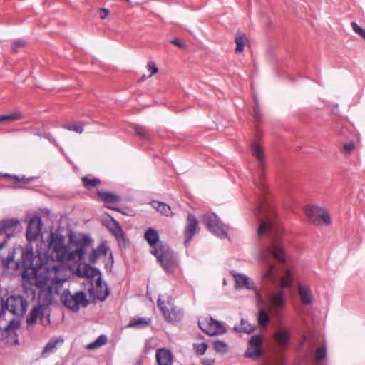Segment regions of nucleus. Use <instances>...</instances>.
Here are the masks:
<instances>
[{
  "instance_id": "a19ab883",
  "label": "nucleus",
  "mask_w": 365,
  "mask_h": 365,
  "mask_svg": "<svg viewBox=\"0 0 365 365\" xmlns=\"http://www.w3.org/2000/svg\"><path fill=\"white\" fill-rule=\"evenodd\" d=\"M214 349L217 352H226L227 346L222 341H215L213 344Z\"/></svg>"
},
{
  "instance_id": "58836bf2",
  "label": "nucleus",
  "mask_w": 365,
  "mask_h": 365,
  "mask_svg": "<svg viewBox=\"0 0 365 365\" xmlns=\"http://www.w3.org/2000/svg\"><path fill=\"white\" fill-rule=\"evenodd\" d=\"M147 68L150 71V74L148 76H145V75H143L141 77L142 81H144L146 78L151 77L153 75L157 73L158 71V68H157L155 63L153 61H150L148 63Z\"/></svg>"
},
{
  "instance_id": "72a5a7b5",
  "label": "nucleus",
  "mask_w": 365,
  "mask_h": 365,
  "mask_svg": "<svg viewBox=\"0 0 365 365\" xmlns=\"http://www.w3.org/2000/svg\"><path fill=\"white\" fill-rule=\"evenodd\" d=\"M82 182L86 188L90 189L97 186L100 183V180L98 178H91L86 176L82 178Z\"/></svg>"
},
{
  "instance_id": "c756f323",
  "label": "nucleus",
  "mask_w": 365,
  "mask_h": 365,
  "mask_svg": "<svg viewBox=\"0 0 365 365\" xmlns=\"http://www.w3.org/2000/svg\"><path fill=\"white\" fill-rule=\"evenodd\" d=\"M107 343V337L104 335L99 336L94 341L87 344L86 349L89 350L96 349Z\"/></svg>"
},
{
  "instance_id": "7ed1b4c3",
  "label": "nucleus",
  "mask_w": 365,
  "mask_h": 365,
  "mask_svg": "<svg viewBox=\"0 0 365 365\" xmlns=\"http://www.w3.org/2000/svg\"><path fill=\"white\" fill-rule=\"evenodd\" d=\"M145 239L152 247L151 252L167 272H171L174 267V260L170 250L161 244H158L159 236L158 232L149 228L145 233Z\"/></svg>"
},
{
  "instance_id": "aec40b11",
  "label": "nucleus",
  "mask_w": 365,
  "mask_h": 365,
  "mask_svg": "<svg viewBox=\"0 0 365 365\" xmlns=\"http://www.w3.org/2000/svg\"><path fill=\"white\" fill-rule=\"evenodd\" d=\"M63 342V339L61 338L51 339L45 346L42 356L43 357L48 356L50 354L55 352L58 347L61 346Z\"/></svg>"
},
{
  "instance_id": "c03bdc74",
  "label": "nucleus",
  "mask_w": 365,
  "mask_h": 365,
  "mask_svg": "<svg viewBox=\"0 0 365 365\" xmlns=\"http://www.w3.org/2000/svg\"><path fill=\"white\" fill-rule=\"evenodd\" d=\"M344 150L346 153H349L355 148V145L353 142H349L343 145Z\"/></svg>"
},
{
  "instance_id": "c9c22d12",
  "label": "nucleus",
  "mask_w": 365,
  "mask_h": 365,
  "mask_svg": "<svg viewBox=\"0 0 365 365\" xmlns=\"http://www.w3.org/2000/svg\"><path fill=\"white\" fill-rule=\"evenodd\" d=\"M245 36L244 34H238L235 38L237 45L236 51L242 52L244 49Z\"/></svg>"
},
{
  "instance_id": "6e6d98bb",
  "label": "nucleus",
  "mask_w": 365,
  "mask_h": 365,
  "mask_svg": "<svg viewBox=\"0 0 365 365\" xmlns=\"http://www.w3.org/2000/svg\"><path fill=\"white\" fill-rule=\"evenodd\" d=\"M125 1H128V2H129V1H130V0H125Z\"/></svg>"
},
{
  "instance_id": "c85d7f7f",
  "label": "nucleus",
  "mask_w": 365,
  "mask_h": 365,
  "mask_svg": "<svg viewBox=\"0 0 365 365\" xmlns=\"http://www.w3.org/2000/svg\"><path fill=\"white\" fill-rule=\"evenodd\" d=\"M150 323V319L148 318H138L130 320L128 327L135 328H143L148 326Z\"/></svg>"
},
{
  "instance_id": "b1692460",
  "label": "nucleus",
  "mask_w": 365,
  "mask_h": 365,
  "mask_svg": "<svg viewBox=\"0 0 365 365\" xmlns=\"http://www.w3.org/2000/svg\"><path fill=\"white\" fill-rule=\"evenodd\" d=\"M252 152L253 156L257 160L260 164H263L264 162V148L262 145L257 143L254 142L252 146Z\"/></svg>"
},
{
  "instance_id": "a878e982",
  "label": "nucleus",
  "mask_w": 365,
  "mask_h": 365,
  "mask_svg": "<svg viewBox=\"0 0 365 365\" xmlns=\"http://www.w3.org/2000/svg\"><path fill=\"white\" fill-rule=\"evenodd\" d=\"M151 205L158 212L165 216H171L173 215L170 207L164 202L153 201Z\"/></svg>"
},
{
  "instance_id": "f257e3e1",
  "label": "nucleus",
  "mask_w": 365,
  "mask_h": 365,
  "mask_svg": "<svg viewBox=\"0 0 365 365\" xmlns=\"http://www.w3.org/2000/svg\"><path fill=\"white\" fill-rule=\"evenodd\" d=\"M69 239L71 246L75 248L73 251L62 235L51 233L47 253L38 254L40 257H45L46 261L38 267L26 268L22 273L24 280L40 289L39 299L43 304H50L59 294L71 274V268L67 262H80L91 242L90 237L83 235H71Z\"/></svg>"
},
{
  "instance_id": "412c9836",
  "label": "nucleus",
  "mask_w": 365,
  "mask_h": 365,
  "mask_svg": "<svg viewBox=\"0 0 365 365\" xmlns=\"http://www.w3.org/2000/svg\"><path fill=\"white\" fill-rule=\"evenodd\" d=\"M299 294L304 304H310L313 302V296L309 287L305 285L299 286Z\"/></svg>"
},
{
  "instance_id": "a211bd4d",
  "label": "nucleus",
  "mask_w": 365,
  "mask_h": 365,
  "mask_svg": "<svg viewBox=\"0 0 365 365\" xmlns=\"http://www.w3.org/2000/svg\"><path fill=\"white\" fill-rule=\"evenodd\" d=\"M262 339L259 336H253L250 341V347L245 353L246 356H258L261 354L260 346Z\"/></svg>"
},
{
  "instance_id": "5701e85b",
  "label": "nucleus",
  "mask_w": 365,
  "mask_h": 365,
  "mask_svg": "<svg viewBox=\"0 0 365 365\" xmlns=\"http://www.w3.org/2000/svg\"><path fill=\"white\" fill-rule=\"evenodd\" d=\"M22 259L25 266V269L28 267H35L31 265L32 261L34 259V252L33 249L31 246H27L26 249L22 252ZM37 266L36 267H38ZM25 270H24V272Z\"/></svg>"
},
{
  "instance_id": "3c124183",
  "label": "nucleus",
  "mask_w": 365,
  "mask_h": 365,
  "mask_svg": "<svg viewBox=\"0 0 365 365\" xmlns=\"http://www.w3.org/2000/svg\"><path fill=\"white\" fill-rule=\"evenodd\" d=\"M108 207V208H110V209L115 210H118V211L120 212V209H118V208H115V207H110V206H109V207Z\"/></svg>"
},
{
  "instance_id": "8fccbe9b",
  "label": "nucleus",
  "mask_w": 365,
  "mask_h": 365,
  "mask_svg": "<svg viewBox=\"0 0 365 365\" xmlns=\"http://www.w3.org/2000/svg\"><path fill=\"white\" fill-rule=\"evenodd\" d=\"M266 209H267V208H266V207H265V206H260V207L258 208L259 211H260V212H261V211H264V210H266Z\"/></svg>"
},
{
  "instance_id": "864d4df0",
  "label": "nucleus",
  "mask_w": 365,
  "mask_h": 365,
  "mask_svg": "<svg viewBox=\"0 0 365 365\" xmlns=\"http://www.w3.org/2000/svg\"><path fill=\"white\" fill-rule=\"evenodd\" d=\"M15 179L17 180V182H21V180L17 177H15Z\"/></svg>"
},
{
  "instance_id": "6ab92c4d",
  "label": "nucleus",
  "mask_w": 365,
  "mask_h": 365,
  "mask_svg": "<svg viewBox=\"0 0 365 365\" xmlns=\"http://www.w3.org/2000/svg\"><path fill=\"white\" fill-rule=\"evenodd\" d=\"M109 294V290L105 282H102L100 278L98 279L94 289L93 297L96 299L103 301Z\"/></svg>"
},
{
  "instance_id": "ddd939ff",
  "label": "nucleus",
  "mask_w": 365,
  "mask_h": 365,
  "mask_svg": "<svg viewBox=\"0 0 365 365\" xmlns=\"http://www.w3.org/2000/svg\"><path fill=\"white\" fill-rule=\"evenodd\" d=\"M267 300L274 314L276 315H277L279 311L286 305V299L282 289L268 293Z\"/></svg>"
},
{
  "instance_id": "2eb2a0df",
  "label": "nucleus",
  "mask_w": 365,
  "mask_h": 365,
  "mask_svg": "<svg viewBox=\"0 0 365 365\" xmlns=\"http://www.w3.org/2000/svg\"><path fill=\"white\" fill-rule=\"evenodd\" d=\"M198 229V220L192 214L187 215L186 225L184 230V235L185 237V245L187 246L190 241L195 235Z\"/></svg>"
},
{
  "instance_id": "f03ea898",
  "label": "nucleus",
  "mask_w": 365,
  "mask_h": 365,
  "mask_svg": "<svg viewBox=\"0 0 365 365\" xmlns=\"http://www.w3.org/2000/svg\"><path fill=\"white\" fill-rule=\"evenodd\" d=\"M273 212L271 211L265 219L260 218L261 221L258 230V237L270 233L272 236V245L261 252L260 260L263 265L262 270V279L270 281L273 284H276L279 277V270L272 262L273 259L279 262L284 260V250L282 244V230L279 225L275 224L272 218Z\"/></svg>"
},
{
  "instance_id": "79ce46f5",
  "label": "nucleus",
  "mask_w": 365,
  "mask_h": 365,
  "mask_svg": "<svg viewBox=\"0 0 365 365\" xmlns=\"http://www.w3.org/2000/svg\"><path fill=\"white\" fill-rule=\"evenodd\" d=\"M351 26L354 31L365 41V29L361 28L356 22H351Z\"/></svg>"
},
{
  "instance_id": "20e7f679",
  "label": "nucleus",
  "mask_w": 365,
  "mask_h": 365,
  "mask_svg": "<svg viewBox=\"0 0 365 365\" xmlns=\"http://www.w3.org/2000/svg\"><path fill=\"white\" fill-rule=\"evenodd\" d=\"M158 306L165 319L168 322H177L182 318L183 314L182 310L174 306L171 298L163 300L162 297H159L158 299Z\"/></svg>"
},
{
  "instance_id": "603ef678",
  "label": "nucleus",
  "mask_w": 365,
  "mask_h": 365,
  "mask_svg": "<svg viewBox=\"0 0 365 365\" xmlns=\"http://www.w3.org/2000/svg\"><path fill=\"white\" fill-rule=\"evenodd\" d=\"M21 46V43H17V42L15 43V46L19 47V46Z\"/></svg>"
},
{
  "instance_id": "0eeeda50",
  "label": "nucleus",
  "mask_w": 365,
  "mask_h": 365,
  "mask_svg": "<svg viewBox=\"0 0 365 365\" xmlns=\"http://www.w3.org/2000/svg\"><path fill=\"white\" fill-rule=\"evenodd\" d=\"M202 222L207 229L219 237H227V226L222 224L220 219L214 213L203 215Z\"/></svg>"
},
{
  "instance_id": "f8f14e48",
  "label": "nucleus",
  "mask_w": 365,
  "mask_h": 365,
  "mask_svg": "<svg viewBox=\"0 0 365 365\" xmlns=\"http://www.w3.org/2000/svg\"><path fill=\"white\" fill-rule=\"evenodd\" d=\"M235 281V287L237 289H247L255 291V294L258 304L262 302V299L259 292L255 289L254 282L245 274L233 273Z\"/></svg>"
},
{
  "instance_id": "cd10ccee",
  "label": "nucleus",
  "mask_w": 365,
  "mask_h": 365,
  "mask_svg": "<svg viewBox=\"0 0 365 365\" xmlns=\"http://www.w3.org/2000/svg\"><path fill=\"white\" fill-rule=\"evenodd\" d=\"M24 118L23 115L19 112H14L8 115H0V124L6 123L7 122H12L21 120Z\"/></svg>"
},
{
  "instance_id": "4468645a",
  "label": "nucleus",
  "mask_w": 365,
  "mask_h": 365,
  "mask_svg": "<svg viewBox=\"0 0 365 365\" xmlns=\"http://www.w3.org/2000/svg\"><path fill=\"white\" fill-rule=\"evenodd\" d=\"M42 227L41 220L38 217L31 218L26 230V240L29 242L36 241L41 235Z\"/></svg>"
},
{
  "instance_id": "9b49d317",
  "label": "nucleus",
  "mask_w": 365,
  "mask_h": 365,
  "mask_svg": "<svg viewBox=\"0 0 365 365\" xmlns=\"http://www.w3.org/2000/svg\"><path fill=\"white\" fill-rule=\"evenodd\" d=\"M38 289V297L40 296V289ZM54 299V297L53 298ZM53 300V299H52ZM38 301L39 302L42 304V305H40V306H38V307H34L31 311V312L29 313L27 319H26V322L29 324H32L34 323H35L37 319H39L41 321V323L43 325H46V324H48L50 323V320H49V315L48 314L46 317H44V306H47V305H49V304H43L42 303V302L40 301V299L38 298ZM53 302V301H51ZM52 302L50 303V304H51Z\"/></svg>"
},
{
  "instance_id": "473e14b6",
  "label": "nucleus",
  "mask_w": 365,
  "mask_h": 365,
  "mask_svg": "<svg viewBox=\"0 0 365 365\" xmlns=\"http://www.w3.org/2000/svg\"><path fill=\"white\" fill-rule=\"evenodd\" d=\"M235 329L238 332H245L247 334H250L253 331L252 326L243 319H241L240 324L238 327H235Z\"/></svg>"
},
{
  "instance_id": "37998d69",
  "label": "nucleus",
  "mask_w": 365,
  "mask_h": 365,
  "mask_svg": "<svg viewBox=\"0 0 365 365\" xmlns=\"http://www.w3.org/2000/svg\"><path fill=\"white\" fill-rule=\"evenodd\" d=\"M194 349L198 354L202 355L205 353V351L207 349V345L205 343L194 344Z\"/></svg>"
},
{
  "instance_id": "423d86ee",
  "label": "nucleus",
  "mask_w": 365,
  "mask_h": 365,
  "mask_svg": "<svg viewBox=\"0 0 365 365\" xmlns=\"http://www.w3.org/2000/svg\"><path fill=\"white\" fill-rule=\"evenodd\" d=\"M305 212L309 222L313 225H328L331 223L330 215L328 211L324 207L319 206L307 207L305 210Z\"/></svg>"
},
{
  "instance_id": "dca6fc26",
  "label": "nucleus",
  "mask_w": 365,
  "mask_h": 365,
  "mask_svg": "<svg viewBox=\"0 0 365 365\" xmlns=\"http://www.w3.org/2000/svg\"><path fill=\"white\" fill-rule=\"evenodd\" d=\"M155 359L158 365H172L173 362V355L166 348L158 349L155 353Z\"/></svg>"
},
{
  "instance_id": "f3484780",
  "label": "nucleus",
  "mask_w": 365,
  "mask_h": 365,
  "mask_svg": "<svg viewBox=\"0 0 365 365\" xmlns=\"http://www.w3.org/2000/svg\"><path fill=\"white\" fill-rule=\"evenodd\" d=\"M76 274L81 277L93 278L99 274V272L86 263H80L76 270Z\"/></svg>"
},
{
  "instance_id": "6e6552de",
  "label": "nucleus",
  "mask_w": 365,
  "mask_h": 365,
  "mask_svg": "<svg viewBox=\"0 0 365 365\" xmlns=\"http://www.w3.org/2000/svg\"><path fill=\"white\" fill-rule=\"evenodd\" d=\"M4 306L12 314L21 316L26 312L28 303L23 297L12 295L7 298Z\"/></svg>"
},
{
  "instance_id": "49530a36",
  "label": "nucleus",
  "mask_w": 365,
  "mask_h": 365,
  "mask_svg": "<svg viewBox=\"0 0 365 365\" xmlns=\"http://www.w3.org/2000/svg\"><path fill=\"white\" fill-rule=\"evenodd\" d=\"M98 13H99V17L101 19H104L108 16L109 11L106 9H101L99 10Z\"/></svg>"
},
{
  "instance_id": "39448f33",
  "label": "nucleus",
  "mask_w": 365,
  "mask_h": 365,
  "mask_svg": "<svg viewBox=\"0 0 365 365\" xmlns=\"http://www.w3.org/2000/svg\"><path fill=\"white\" fill-rule=\"evenodd\" d=\"M61 299L65 307L73 312H77L81 307H84L88 304L86 294L83 292H77L72 294L68 291H64Z\"/></svg>"
},
{
  "instance_id": "2f4dec72",
  "label": "nucleus",
  "mask_w": 365,
  "mask_h": 365,
  "mask_svg": "<svg viewBox=\"0 0 365 365\" xmlns=\"http://www.w3.org/2000/svg\"><path fill=\"white\" fill-rule=\"evenodd\" d=\"M110 230L112 233L118 240L124 239L125 234L122 230V227L117 221L113 220V227H110Z\"/></svg>"
},
{
  "instance_id": "e433bc0d",
  "label": "nucleus",
  "mask_w": 365,
  "mask_h": 365,
  "mask_svg": "<svg viewBox=\"0 0 365 365\" xmlns=\"http://www.w3.org/2000/svg\"><path fill=\"white\" fill-rule=\"evenodd\" d=\"M292 274L289 270H287L285 275L282 277L280 279V285L282 288L288 287L292 285Z\"/></svg>"
},
{
  "instance_id": "a18cd8bd",
  "label": "nucleus",
  "mask_w": 365,
  "mask_h": 365,
  "mask_svg": "<svg viewBox=\"0 0 365 365\" xmlns=\"http://www.w3.org/2000/svg\"><path fill=\"white\" fill-rule=\"evenodd\" d=\"M4 302L3 301L0 302V324L4 319V317L6 314Z\"/></svg>"
},
{
  "instance_id": "4be33fe9",
  "label": "nucleus",
  "mask_w": 365,
  "mask_h": 365,
  "mask_svg": "<svg viewBox=\"0 0 365 365\" xmlns=\"http://www.w3.org/2000/svg\"><path fill=\"white\" fill-rule=\"evenodd\" d=\"M274 337L281 346H284L289 342V333L286 329H279L275 332Z\"/></svg>"
},
{
  "instance_id": "5fc2aeb1",
  "label": "nucleus",
  "mask_w": 365,
  "mask_h": 365,
  "mask_svg": "<svg viewBox=\"0 0 365 365\" xmlns=\"http://www.w3.org/2000/svg\"><path fill=\"white\" fill-rule=\"evenodd\" d=\"M260 186L262 187V189L264 186V183H262V185Z\"/></svg>"
},
{
  "instance_id": "7c9ffc66",
  "label": "nucleus",
  "mask_w": 365,
  "mask_h": 365,
  "mask_svg": "<svg viewBox=\"0 0 365 365\" xmlns=\"http://www.w3.org/2000/svg\"><path fill=\"white\" fill-rule=\"evenodd\" d=\"M98 195L106 202H116L120 200V197L118 195L111 192H99Z\"/></svg>"
},
{
  "instance_id": "ea45409f",
  "label": "nucleus",
  "mask_w": 365,
  "mask_h": 365,
  "mask_svg": "<svg viewBox=\"0 0 365 365\" xmlns=\"http://www.w3.org/2000/svg\"><path fill=\"white\" fill-rule=\"evenodd\" d=\"M326 356V349L324 347L322 346L318 348L316 350L315 355H314V360L319 363L322 359H324Z\"/></svg>"
},
{
  "instance_id": "4c0bfd02",
  "label": "nucleus",
  "mask_w": 365,
  "mask_h": 365,
  "mask_svg": "<svg viewBox=\"0 0 365 365\" xmlns=\"http://www.w3.org/2000/svg\"><path fill=\"white\" fill-rule=\"evenodd\" d=\"M135 133L143 138L148 139L150 134L148 130L143 126L135 125L134 127Z\"/></svg>"
},
{
  "instance_id": "de8ad7c7",
  "label": "nucleus",
  "mask_w": 365,
  "mask_h": 365,
  "mask_svg": "<svg viewBox=\"0 0 365 365\" xmlns=\"http://www.w3.org/2000/svg\"><path fill=\"white\" fill-rule=\"evenodd\" d=\"M171 43L180 47V48H184L185 46L184 43H181L179 40L178 39H173L170 41Z\"/></svg>"
},
{
  "instance_id": "09e8293b",
  "label": "nucleus",
  "mask_w": 365,
  "mask_h": 365,
  "mask_svg": "<svg viewBox=\"0 0 365 365\" xmlns=\"http://www.w3.org/2000/svg\"><path fill=\"white\" fill-rule=\"evenodd\" d=\"M214 361L215 360L213 359H203L202 360V363L204 365H212L214 363Z\"/></svg>"
},
{
  "instance_id": "9d476101",
  "label": "nucleus",
  "mask_w": 365,
  "mask_h": 365,
  "mask_svg": "<svg viewBox=\"0 0 365 365\" xmlns=\"http://www.w3.org/2000/svg\"><path fill=\"white\" fill-rule=\"evenodd\" d=\"M19 225L16 219H8L2 222L0 230V250L6 244L8 238L13 232L18 230Z\"/></svg>"
},
{
  "instance_id": "bb28decb",
  "label": "nucleus",
  "mask_w": 365,
  "mask_h": 365,
  "mask_svg": "<svg viewBox=\"0 0 365 365\" xmlns=\"http://www.w3.org/2000/svg\"><path fill=\"white\" fill-rule=\"evenodd\" d=\"M257 322L261 327H267L269 322L268 311L264 309H260L257 314Z\"/></svg>"
},
{
  "instance_id": "f704fd0d",
  "label": "nucleus",
  "mask_w": 365,
  "mask_h": 365,
  "mask_svg": "<svg viewBox=\"0 0 365 365\" xmlns=\"http://www.w3.org/2000/svg\"><path fill=\"white\" fill-rule=\"evenodd\" d=\"M63 128L70 131H73L77 133H82L83 132V125L81 123H70L63 125Z\"/></svg>"
},
{
  "instance_id": "1a4fd4ad",
  "label": "nucleus",
  "mask_w": 365,
  "mask_h": 365,
  "mask_svg": "<svg viewBox=\"0 0 365 365\" xmlns=\"http://www.w3.org/2000/svg\"><path fill=\"white\" fill-rule=\"evenodd\" d=\"M200 328L208 335H218L226 331L224 326L212 318H204L198 322Z\"/></svg>"
},
{
  "instance_id": "393cba45",
  "label": "nucleus",
  "mask_w": 365,
  "mask_h": 365,
  "mask_svg": "<svg viewBox=\"0 0 365 365\" xmlns=\"http://www.w3.org/2000/svg\"><path fill=\"white\" fill-rule=\"evenodd\" d=\"M108 252V247L106 245L102 243L96 249L93 250L90 255V261L93 262L101 256H106Z\"/></svg>"
}]
</instances>
